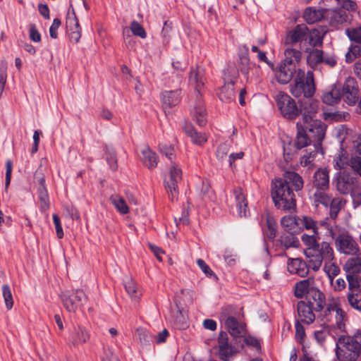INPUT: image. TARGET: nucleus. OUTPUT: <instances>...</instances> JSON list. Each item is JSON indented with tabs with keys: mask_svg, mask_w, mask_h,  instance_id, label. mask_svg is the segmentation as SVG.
<instances>
[{
	"mask_svg": "<svg viewBox=\"0 0 361 361\" xmlns=\"http://www.w3.org/2000/svg\"><path fill=\"white\" fill-rule=\"evenodd\" d=\"M303 179L297 173L286 171L283 178H276L271 184V197L277 209L292 212L296 207L293 190L299 191L303 188Z\"/></svg>",
	"mask_w": 361,
	"mask_h": 361,
	"instance_id": "obj_1",
	"label": "nucleus"
},
{
	"mask_svg": "<svg viewBox=\"0 0 361 361\" xmlns=\"http://www.w3.org/2000/svg\"><path fill=\"white\" fill-rule=\"evenodd\" d=\"M189 82L197 92V98L191 113L194 121L200 126L207 123L206 109L204 106L200 90L204 84V71L199 66L192 68L189 75Z\"/></svg>",
	"mask_w": 361,
	"mask_h": 361,
	"instance_id": "obj_2",
	"label": "nucleus"
},
{
	"mask_svg": "<svg viewBox=\"0 0 361 361\" xmlns=\"http://www.w3.org/2000/svg\"><path fill=\"white\" fill-rule=\"evenodd\" d=\"M336 357L339 361H355L361 356V333L353 336H341L336 348Z\"/></svg>",
	"mask_w": 361,
	"mask_h": 361,
	"instance_id": "obj_3",
	"label": "nucleus"
},
{
	"mask_svg": "<svg viewBox=\"0 0 361 361\" xmlns=\"http://www.w3.org/2000/svg\"><path fill=\"white\" fill-rule=\"evenodd\" d=\"M290 94L295 98H311L316 91L314 73L308 71L306 73L298 68L297 75L289 86Z\"/></svg>",
	"mask_w": 361,
	"mask_h": 361,
	"instance_id": "obj_4",
	"label": "nucleus"
},
{
	"mask_svg": "<svg viewBox=\"0 0 361 361\" xmlns=\"http://www.w3.org/2000/svg\"><path fill=\"white\" fill-rule=\"evenodd\" d=\"M329 234L339 252L345 255H356L359 252L358 244L346 228L334 226L329 229Z\"/></svg>",
	"mask_w": 361,
	"mask_h": 361,
	"instance_id": "obj_5",
	"label": "nucleus"
},
{
	"mask_svg": "<svg viewBox=\"0 0 361 361\" xmlns=\"http://www.w3.org/2000/svg\"><path fill=\"white\" fill-rule=\"evenodd\" d=\"M305 256L309 258V262L314 271H318L322 264V262L334 259V252L330 244L323 241L318 243L315 249H305L304 251Z\"/></svg>",
	"mask_w": 361,
	"mask_h": 361,
	"instance_id": "obj_6",
	"label": "nucleus"
},
{
	"mask_svg": "<svg viewBox=\"0 0 361 361\" xmlns=\"http://www.w3.org/2000/svg\"><path fill=\"white\" fill-rule=\"evenodd\" d=\"M275 102L281 114L287 120L293 121L301 114L295 99L284 92L276 95Z\"/></svg>",
	"mask_w": 361,
	"mask_h": 361,
	"instance_id": "obj_7",
	"label": "nucleus"
},
{
	"mask_svg": "<svg viewBox=\"0 0 361 361\" xmlns=\"http://www.w3.org/2000/svg\"><path fill=\"white\" fill-rule=\"evenodd\" d=\"M235 307L228 306L222 310L221 319L225 324L229 334L234 338H241L245 334V324L240 322L234 316Z\"/></svg>",
	"mask_w": 361,
	"mask_h": 361,
	"instance_id": "obj_8",
	"label": "nucleus"
},
{
	"mask_svg": "<svg viewBox=\"0 0 361 361\" xmlns=\"http://www.w3.org/2000/svg\"><path fill=\"white\" fill-rule=\"evenodd\" d=\"M301 123L305 128L307 135L312 141L314 147L316 149H322V142L325 137L326 125L317 119L307 123Z\"/></svg>",
	"mask_w": 361,
	"mask_h": 361,
	"instance_id": "obj_9",
	"label": "nucleus"
},
{
	"mask_svg": "<svg viewBox=\"0 0 361 361\" xmlns=\"http://www.w3.org/2000/svg\"><path fill=\"white\" fill-rule=\"evenodd\" d=\"M182 180V171L175 164L169 168V176L164 179L165 188L169 193V199L174 201L178 197V184Z\"/></svg>",
	"mask_w": 361,
	"mask_h": 361,
	"instance_id": "obj_10",
	"label": "nucleus"
},
{
	"mask_svg": "<svg viewBox=\"0 0 361 361\" xmlns=\"http://www.w3.org/2000/svg\"><path fill=\"white\" fill-rule=\"evenodd\" d=\"M62 302L65 308L70 312H75L87 301V295L82 289L63 293Z\"/></svg>",
	"mask_w": 361,
	"mask_h": 361,
	"instance_id": "obj_11",
	"label": "nucleus"
},
{
	"mask_svg": "<svg viewBox=\"0 0 361 361\" xmlns=\"http://www.w3.org/2000/svg\"><path fill=\"white\" fill-rule=\"evenodd\" d=\"M342 95L345 102L348 105L355 104L359 99V87L356 80L353 77H348L344 82L342 88Z\"/></svg>",
	"mask_w": 361,
	"mask_h": 361,
	"instance_id": "obj_12",
	"label": "nucleus"
},
{
	"mask_svg": "<svg viewBox=\"0 0 361 361\" xmlns=\"http://www.w3.org/2000/svg\"><path fill=\"white\" fill-rule=\"evenodd\" d=\"M217 341L219 357L223 361H229L237 353L236 348L228 342V336L225 331L220 332Z\"/></svg>",
	"mask_w": 361,
	"mask_h": 361,
	"instance_id": "obj_13",
	"label": "nucleus"
},
{
	"mask_svg": "<svg viewBox=\"0 0 361 361\" xmlns=\"http://www.w3.org/2000/svg\"><path fill=\"white\" fill-rule=\"evenodd\" d=\"M324 20L333 27H338L348 20V13L344 9H325Z\"/></svg>",
	"mask_w": 361,
	"mask_h": 361,
	"instance_id": "obj_14",
	"label": "nucleus"
},
{
	"mask_svg": "<svg viewBox=\"0 0 361 361\" xmlns=\"http://www.w3.org/2000/svg\"><path fill=\"white\" fill-rule=\"evenodd\" d=\"M287 267L291 274H296L300 277H305L309 274L310 263L309 265L301 258H288Z\"/></svg>",
	"mask_w": 361,
	"mask_h": 361,
	"instance_id": "obj_15",
	"label": "nucleus"
},
{
	"mask_svg": "<svg viewBox=\"0 0 361 361\" xmlns=\"http://www.w3.org/2000/svg\"><path fill=\"white\" fill-rule=\"evenodd\" d=\"M298 70L295 65L282 63L276 73L277 81L281 84H288L297 75Z\"/></svg>",
	"mask_w": 361,
	"mask_h": 361,
	"instance_id": "obj_16",
	"label": "nucleus"
},
{
	"mask_svg": "<svg viewBox=\"0 0 361 361\" xmlns=\"http://www.w3.org/2000/svg\"><path fill=\"white\" fill-rule=\"evenodd\" d=\"M310 306L314 308L315 312L322 311L326 305L324 294L317 288L310 289L308 295H306L305 300Z\"/></svg>",
	"mask_w": 361,
	"mask_h": 361,
	"instance_id": "obj_17",
	"label": "nucleus"
},
{
	"mask_svg": "<svg viewBox=\"0 0 361 361\" xmlns=\"http://www.w3.org/2000/svg\"><path fill=\"white\" fill-rule=\"evenodd\" d=\"M297 311L298 315V321L301 322L310 324L313 323L315 319V315L313 312L314 308L305 300H300L297 304Z\"/></svg>",
	"mask_w": 361,
	"mask_h": 361,
	"instance_id": "obj_18",
	"label": "nucleus"
},
{
	"mask_svg": "<svg viewBox=\"0 0 361 361\" xmlns=\"http://www.w3.org/2000/svg\"><path fill=\"white\" fill-rule=\"evenodd\" d=\"M299 109L301 110L300 114L302 116V122L307 123L308 121L314 120L313 117L319 109V102L318 101L313 100L300 102Z\"/></svg>",
	"mask_w": 361,
	"mask_h": 361,
	"instance_id": "obj_19",
	"label": "nucleus"
},
{
	"mask_svg": "<svg viewBox=\"0 0 361 361\" xmlns=\"http://www.w3.org/2000/svg\"><path fill=\"white\" fill-rule=\"evenodd\" d=\"M235 78H224V85L219 90V97L225 102H230L235 99V93L234 90V85L235 82Z\"/></svg>",
	"mask_w": 361,
	"mask_h": 361,
	"instance_id": "obj_20",
	"label": "nucleus"
},
{
	"mask_svg": "<svg viewBox=\"0 0 361 361\" xmlns=\"http://www.w3.org/2000/svg\"><path fill=\"white\" fill-rule=\"evenodd\" d=\"M308 28L304 24L296 25L292 30H290L286 39V44H294L298 42L306 39V36L308 33Z\"/></svg>",
	"mask_w": 361,
	"mask_h": 361,
	"instance_id": "obj_21",
	"label": "nucleus"
},
{
	"mask_svg": "<svg viewBox=\"0 0 361 361\" xmlns=\"http://www.w3.org/2000/svg\"><path fill=\"white\" fill-rule=\"evenodd\" d=\"M313 187L316 190H328L329 188V171L326 169H319L314 174Z\"/></svg>",
	"mask_w": 361,
	"mask_h": 361,
	"instance_id": "obj_22",
	"label": "nucleus"
},
{
	"mask_svg": "<svg viewBox=\"0 0 361 361\" xmlns=\"http://www.w3.org/2000/svg\"><path fill=\"white\" fill-rule=\"evenodd\" d=\"M355 179L348 174L343 173L336 180V188L342 194L346 195L353 190Z\"/></svg>",
	"mask_w": 361,
	"mask_h": 361,
	"instance_id": "obj_23",
	"label": "nucleus"
},
{
	"mask_svg": "<svg viewBox=\"0 0 361 361\" xmlns=\"http://www.w3.org/2000/svg\"><path fill=\"white\" fill-rule=\"evenodd\" d=\"M297 128V136L296 141L295 143V146L297 149H300L305 147H307L312 142L310 140V137L307 135V133L306 132L305 128L303 127V125L301 122H298L296 123Z\"/></svg>",
	"mask_w": 361,
	"mask_h": 361,
	"instance_id": "obj_24",
	"label": "nucleus"
},
{
	"mask_svg": "<svg viewBox=\"0 0 361 361\" xmlns=\"http://www.w3.org/2000/svg\"><path fill=\"white\" fill-rule=\"evenodd\" d=\"M161 101L164 109L176 106L180 102V90L165 91L162 94Z\"/></svg>",
	"mask_w": 361,
	"mask_h": 361,
	"instance_id": "obj_25",
	"label": "nucleus"
},
{
	"mask_svg": "<svg viewBox=\"0 0 361 361\" xmlns=\"http://www.w3.org/2000/svg\"><path fill=\"white\" fill-rule=\"evenodd\" d=\"M235 195L236 206L238 209L239 216L240 217H246L249 213L247 209V202L240 188H236L233 190Z\"/></svg>",
	"mask_w": 361,
	"mask_h": 361,
	"instance_id": "obj_26",
	"label": "nucleus"
},
{
	"mask_svg": "<svg viewBox=\"0 0 361 361\" xmlns=\"http://www.w3.org/2000/svg\"><path fill=\"white\" fill-rule=\"evenodd\" d=\"M326 27L320 26L317 28L312 29L308 35V41L311 46L319 47L323 43V38L327 33Z\"/></svg>",
	"mask_w": 361,
	"mask_h": 361,
	"instance_id": "obj_27",
	"label": "nucleus"
},
{
	"mask_svg": "<svg viewBox=\"0 0 361 361\" xmlns=\"http://www.w3.org/2000/svg\"><path fill=\"white\" fill-rule=\"evenodd\" d=\"M314 280L311 278L297 282L295 286V296L298 298H302L305 295H308L310 289H314L312 286Z\"/></svg>",
	"mask_w": 361,
	"mask_h": 361,
	"instance_id": "obj_28",
	"label": "nucleus"
},
{
	"mask_svg": "<svg viewBox=\"0 0 361 361\" xmlns=\"http://www.w3.org/2000/svg\"><path fill=\"white\" fill-rule=\"evenodd\" d=\"M66 27L71 30L70 38L72 41L78 42L81 37V27L79 25L78 19L74 16L68 18L66 20Z\"/></svg>",
	"mask_w": 361,
	"mask_h": 361,
	"instance_id": "obj_29",
	"label": "nucleus"
},
{
	"mask_svg": "<svg viewBox=\"0 0 361 361\" xmlns=\"http://www.w3.org/2000/svg\"><path fill=\"white\" fill-rule=\"evenodd\" d=\"M90 338V334L87 331L81 326L74 327L71 334V341L74 345H78L86 343Z\"/></svg>",
	"mask_w": 361,
	"mask_h": 361,
	"instance_id": "obj_30",
	"label": "nucleus"
},
{
	"mask_svg": "<svg viewBox=\"0 0 361 361\" xmlns=\"http://www.w3.org/2000/svg\"><path fill=\"white\" fill-rule=\"evenodd\" d=\"M300 217L286 216L281 219V225L286 231L297 233L300 231Z\"/></svg>",
	"mask_w": 361,
	"mask_h": 361,
	"instance_id": "obj_31",
	"label": "nucleus"
},
{
	"mask_svg": "<svg viewBox=\"0 0 361 361\" xmlns=\"http://www.w3.org/2000/svg\"><path fill=\"white\" fill-rule=\"evenodd\" d=\"M325 9H315L312 7H308L305 10L303 18L309 24H313L316 22L324 19Z\"/></svg>",
	"mask_w": 361,
	"mask_h": 361,
	"instance_id": "obj_32",
	"label": "nucleus"
},
{
	"mask_svg": "<svg viewBox=\"0 0 361 361\" xmlns=\"http://www.w3.org/2000/svg\"><path fill=\"white\" fill-rule=\"evenodd\" d=\"M294 233L293 232L286 231L281 234L278 240L286 250L290 247L297 248L300 246V241Z\"/></svg>",
	"mask_w": 361,
	"mask_h": 361,
	"instance_id": "obj_33",
	"label": "nucleus"
},
{
	"mask_svg": "<svg viewBox=\"0 0 361 361\" xmlns=\"http://www.w3.org/2000/svg\"><path fill=\"white\" fill-rule=\"evenodd\" d=\"M183 129L193 143L201 145L207 141L205 135L201 133H197L192 125L186 123L183 126Z\"/></svg>",
	"mask_w": 361,
	"mask_h": 361,
	"instance_id": "obj_34",
	"label": "nucleus"
},
{
	"mask_svg": "<svg viewBox=\"0 0 361 361\" xmlns=\"http://www.w3.org/2000/svg\"><path fill=\"white\" fill-rule=\"evenodd\" d=\"M341 94L340 90L332 87L330 91L325 92L322 97V102L327 105H334L341 100Z\"/></svg>",
	"mask_w": 361,
	"mask_h": 361,
	"instance_id": "obj_35",
	"label": "nucleus"
},
{
	"mask_svg": "<svg viewBox=\"0 0 361 361\" xmlns=\"http://www.w3.org/2000/svg\"><path fill=\"white\" fill-rule=\"evenodd\" d=\"M343 269L348 274H358L361 273V257L348 259Z\"/></svg>",
	"mask_w": 361,
	"mask_h": 361,
	"instance_id": "obj_36",
	"label": "nucleus"
},
{
	"mask_svg": "<svg viewBox=\"0 0 361 361\" xmlns=\"http://www.w3.org/2000/svg\"><path fill=\"white\" fill-rule=\"evenodd\" d=\"M346 300L348 305L354 310L361 312V289L348 292Z\"/></svg>",
	"mask_w": 361,
	"mask_h": 361,
	"instance_id": "obj_37",
	"label": "nucleus"
},
{
	"mask_svg": "<svg viewBox=\"0 0 361 361\" xmlns=\"http://www.w3.org/2000/svg\"><path fill=\"white\" fill-rule=\"evenodd\" d=\"M327 190H316L313 195L314 202L317 206L319 204L328 207L331 200L332 196L326 192Z\"/></svg>",
	"mask_w": 361,
	"mask_h": 361,
	"instance_id": "obj_38",
	"label": "nucleus"
},
{
	"mask_svg": "<svg viewBox=\"0 0 361 361\" xmlns=\"http://www.w3.org/2000/svg\"><path fill=\"white\" fill-rule=\"evenodd\" d=\"M345 201L343 198H332L329 207V215L331 219L335 220L337 218L338 212L344 207Z\"/></svg>",
	"mask_w": 361,
	"mask_h": 361,
	"instance_id": "obj_39",
	"label": "nucleus"
},
{
	"mask_svg": "<svg viewBox=\"0 0 361 361\" xmlns=\"http://www.w3.org/2000/svg\"><path fill=\"white\" fill-rule=\"evenodd\" d=\"M142 161L144 164L149 169H153L157 165V157L156 153L149 147L142 150Z\"/></svg>",
	"mask_w": 361,
	"mask_h": 361,
	"instance_id": "obj_40",
	"label": "nucleus"
},
{
	"mask_svg": "<svg viewBox=\"0 0 361 361\" xmlns=\"http://www.w3.org/2000/svg\"><path fill=\"white\" fill-rule=\"evenodd\" d=\"M339 305L336 301H331L329 303H326L324 311L321 314L322 320L324 322H331L332 319V313L336 312Z\"/></svg>",
	"mask_w": 361,
	"mask_h": 361,
	"instance_id": "obj_41",
	"label": "nucleus"
},
{
	"mask_svg": "<svg viewBox=\"0 0 361 361\" xmlns=\"http://www.w3.org/2000/svg\"><path fill=\"white\" fill-rule=\"evenodd\" d=\"M37 195L40 201V207L42 211H46L49 207L48 192L44 184L37 185Z\"/></svg>",
	"mask_w": 361,
	"mask_h": 361,
	"instance_id": "obj_42",
	"label": "nucleus"
},
{
	"mask_svg": "<svg viewBox=\"0 0 361 361\" xmlns=\"http://www.w3.org/2000/svg\"><path fill=\"white\" fill-rule=\"evenodd\" d=\"M323 51L317 49H313L307 55V64L312 68H315L319 63L322 61Z\"/></svg>",
	"mask_w": 361,
	"mask_h": 361,
	"instance_id": "obj_43",
	"label": "nucleus"
},
{
	"mask_svg": "<svg viewBox=\"0 0 361 361\" xmlns=\"http://www.w3.org/2000/svg\"><path fill=\"white\" fill-rule=\"evenodd\" d=\"M266 223L267 230L265 231V235L269 240H273L275 238L277 232L276 221L272 216L267 215Z\"/></svg>",
	"mask_w": 361,
	"mask_h": 361,
	"instance_id": "obj_44",
	"label": "nucleus"
},
{
	"mask_svg": "<svg viewBox=\"0 0 361 361\" xmlns=\"http://www.w3.org/2000/svg\"><path fill=\"white\" fill-rule=\"evenodd\" d=\"M284 55L283 63L295 65V62L300 61L302 54L299 50L288 48L285 50Z\"/></svg>",
	"mask_w": 361,
	"mask_h": 361,
	"instance_id": "obj_45",
	"label": "nucleus"
},
{
	"mask_svg": "<svg viewBox=\"0 0 361 361\" xmlns=\"http://www.w3.org/2000/svg\"><path fill=\"white\" fill-rule=\"evenodd\" d=\"M324 270L331 283H333L334 277L340 273V268L333 260H328L324 262Z\"/></svg>",
	"mask_w": 361,
	"mask_h": 361,
	"instance_id": "obj_46",
	"label": "nucleus"
},
{
	"mask_svg": "<svg viewBox=\"0 0 361 361\" xmlns=\"http://www.w3.org/2000/svg\"><path fill=\"white\" fill-rule=\"evenodd\" d=\"M300 230L302 228L306 229H312L314 234H318L317 222L314 221L311 217L303 216L300 218Z\"/></svg>",
	"mask_w": 361,
	"mask_h": 361,
	"instance_id": "obj_47",
	"label": "nucleus"
},
{
	"mask_svg": "<svg viewBox=\"0 0 361 361\" xmlns=\"http://www.w3.org/2000/svg\"><path fill=\"white\" fill-rule=\"evenodd\" d=\"M345 34L351 42L361 44V26L346 28Z\"/></svg>",
	"mask_w": 361,
	"mask_h": 361,
	"instance_id": "obj_48",
	"label": "nucleus"
},
{
	"mask_svg": "<svg viewBox=\"0 0 361 361\" xmlns=\"http://www.w3.org/2000/svg\"><path fill=\"white\" fill-rule=\"evenodd\" d=\"M361 56V44H352L345 54V61L351 63Z\"/></svg>",
	"mask_w": 361,
	"mask_h": 361,
	"instance_id": "obj_49",
	"label": "nucleus"
},
{
	"mask_svg": "<svg viewBox=\"0 0 361 361\" xmlns=\"http://www.w3.org/2000/svg\"><path fill=\"white\" fill-rule=\"evenodd\" d=\"M106 159L113 171H116L118 167L117 158L114 149L112 147H106Z\"/></svg>",
	"mask_w": 361,
	"mask_h": 361,
	"instance_id": "obj_50",
	"label": "nucleus"
},
{
	"mask_svg": "<svg viewBox=\"0 0 361 361\" xmlns=\"http://www.w3.org/2000/svg\"><path fill=\"white\" fill-rule=\"evenodd\" d=\"M111 200L118 212L123 214L128 213V207L123 198L118 196H115L111 197Z\"/></svg>",
	"mask_w": 361,
	"mask_h": 361,
	"instance_id": "obj_51",
	"label": "nucleus"
},
{
	"mask_svg": "<svg viewBox=\"0 0 361 361\" xmlns=\"http://www.w3.org/2000/svg\"><path fill=\"white\" fill-rule=\"evenodd\" d=\"M336 325L338 329L341 331H345V321L346 320V313L339 307L336 312Z\"/></svg>",
	"mask_w": 361,
	"mask_h": 361,
	"instance_id": "obj_52",
	"label": "nucleus"
},
{
	"mask_svg": "<svg viewBox=\"0 0 361 361\" xmlns=\"http://www.w3.org/2000/svg\"><path fill=\"white\" fill-rule=\"evenodd\" d=\"M124 286L127 293L132 298H139L140 293L137 290L136 283L133 280L128 279V281L125 282Z\"/></svg>",
	"mask_w": 361,
	"mask_h": 361,
	"instance_id": "obj_53",
	"label": "nucleus"
},
{
	"mask_svg": "<svg viewBox=\"0 0 361 361\" xmlns=\"http://www.w3.org/2000/svg\"><path fill=\"white\" fill-rule=\"evenodd\" d=\"M317 234H314L313 233L312 235L302 234L301 239L305 245H307L306 249H315L316 246L318 245L317 240Z\"/></svg>",
	"mask_w": 361,
	"mask_h": 361,
	"instance_id": "obj_54",
	"label": "nucleus"
},
{
	"mask_svg": "<svg viewBox=\"0 0 361 361\" xmlns=\"http://www.w3.org/2000/svg\"><path fill=\"white\" fill-rule=\"evenodd\" d=\"M136 334L142 345L149 344L152 336L147 330L143 328H139L136 330Z\"/></svg>",
	"mask_w": 361,
	"mask_h": 361,
	"instance_id": "obj_55",
	"label": "nucleus"
},
{
	"mask_svg": "<svg viewBox=\"0 0 361 361\" xmlns=\"http://www.w3.org/2000/svg\"><path fill=\"white\" fill-rule=\"evenodd\" d=\"M130 30L134 35L138 36L142 39H145L147 37L144 27L135 20L131 22Z\"/></svg>",
	"mask_w": 361,
	"mask_h": 361,
	"instance_id": "obj_56",
	"label": "nucleus"
},
{
	"mask_svg": "<svg viewBox=\"0 0 361 361\" xmlns=\"http://www.w3.org/2000/svg\"><path fill=\"white\" fill-rule=\"evenodd\" d=\"M3 296L7 310H11L13 305V300L10 287L8 285H4L2 287Z\"/></svg>",
	"mask_w": 361,
	"mask_h": 361,
	"instance_id": "obj_57",
	"label": "nucleus"
},
{
	"mask_svg": "<svg viewBox=\"0 0 361 361\" xmlns=\"http://www.w3.org/2000/svg\"><path fill=\"white\" fill-rule=\"evenodd\" d=\"M346 279L348 283V292H353L355 290H361V287L357 282V274H346Z\"/></svg>",
	"mask_w": 361,
	"mask_h": 361,
	"instance_id": "obj_58",
	"label": "nucleus"
},
{
	"mask_svg": "<svg viewBox=\"0 0 361 361\" xmlns=\"http://www.w3.org/2000/svg\"><path fill=\"white\" fill-rule=\"evenodd\" d=\"M348 158L345 154L339 155L334 159V166L336 169H345L348 165Z\"/></svg>",
	"mask_w": 361,
	"mask_h": 361,
	"instance_id": "obj_59",
	"label": "nucleus"
},
{
	"mask_svg": "<svg viewBox=\"0 0 361 361\" xmlns=\"http://www.w3.org/2000/svg\"><path fill=\"white\" fill-rule=\"evenodd\" d=\"M321 151V152L323 153L322 152V149H316L314 148V149L312 152H310L308 154H304L302 157H301V161H300V163L303 166H309L310 164H312L314 160V157L317 154V153L318 152Z\"/></svg>",
	"mask_w": 361,
	"mask_h": 361,
	"instance_id": "obj_60",
	"label": "nucleus"
},
{
	"mask_svg": "<svg viewBox=\"0 0 361 361\" xmlns=\"http://www.w3.org/2000/svg\"><path fill=\"white\" fill-rule=\"evenodd\" d=\"M159 151L171 161L174 157V147L171 145L160 144Z\"/></svg>",
	"mask_w": 361,
	"mask_h": 361,
	"instance_id": "obj_61",
	"label": "nucleus"
},
{
	"mask_svg": "<svg viewBox=\"0 0 361 361\" xmlns=\"http://www.w3.org/2000/svg\"><path fill=\"white\" fill-rule=\"evenodd\" d=\"M240 59V64L242 66L240 68V71L243 74H247L250 64V59L247 54V49H246V52L241 54L239 56Z\"/></svg>",
	"mask_w": 361,
	"mask_h": 361,
	"instance_id": "obj_62",
	"label": "nucleus"
},
{
	"mask_svg": "<svg viewBox=\"0 0 361 361\" xmlns=\"http://www.w3.org/2000/svg\"><path fill=\"white\" fill-rule=\"evenodd\" d=\"M230 146L228 144L224 142L221 144L216 149V156L219 160H223L226 157Z\"/></svg>",
	"mask_w": 361,
	"mask_h": 361,
	"instance_id": "obj_63",
	"label": "nucleus"
},
{
	"mask_svg": "<svg viewBox=\"0 0 361 361\" xmlns=\"http://www.w3.org/2000/svg\"><path fill=\"white\" fill-rule=\"evenodd\" d=\"M197 264L207 276L210 277V278L214 277L215 279H217L216 274L214 273V271L210 269V267L206 264V262L203 259H198L197 260Z\"/></svg>",
	"mask_w": 361,
	"mask_h": 361,
	"instance_id": "obj_64",
	"label": "nucleus"
}]
</instances>
